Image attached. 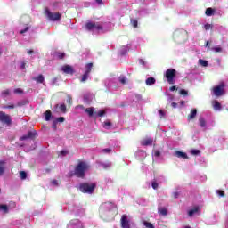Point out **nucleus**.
I'll list each match as a JSON object with an SVG mask.
<instances>
[{
  "label": "nucleus",
  "mask_w": 228,
  "mask_h": 228,
  "mask_svg": "<svg viewBox=\"0 0 228 228\" xmlns=\"http://www.w3.org/2000/svg\"><path fill=\"white\" fill-rule=\"evenodd\" d=\"M110 26L111 23L87 22L86 24V29H88V31H94V33H102V31H108V28Z\"/></svg>",
  "instance_id": "nucleus-1"
},
{
  "label": "nucleus",
  "mask_w": 228,
  "mask_h": 228,
  "mask_svg": "<svg viewBox=\"0 0 228 228\" xmlns=\"http://www.w3.org/2000/svg\"><path fill=\"white\" fill-rule=\"evenodd\" d=\"M88 168H90V166L86 162H79L75 168V175L83 179Z\"/></svg>",
  "instance_id": "nucleus-2"
},
{
  "label": "nucleus",
  "mask_w": 228,
  "mask_h": 228,
  "mask_svg": "<svg viewBox=\"0 0 228 228\" xmlns=\"http://www.w3.org/2000/svg\"><path fill=\"white\" fill-rule=\"evenodd\" d=\"M79 190L82 193L92 194L95 191V183H81L79 185Z\"/></svg>",
  "instance_id": "nucleus-3"
},
{
  "label": "nucleus",
  "mask_w": 228,
  "mask_h": 228,
  "mask_svg": "<svg viewBox=\"0 0 228 228\" xmlns=\"http://www.w3.org/2000/svg\"><path fill=\"white\" fill-rule=\"evenodd\" d=\"M166 79L169 85H174L175 80L174 77H175V69H169L166 71L165 74Z\"/></svg>",
  "instance_id": "nucleus-4"
},
{
  "label": "nucleus",
  "mask_w": 228,
  "mask_h": 228,
  "mask_svg": "<svg viewBox=\"0 0 228 228\" xmlns=\"http://www.w3.org/2000/svg\"><path fill=\"white\" fill-rule=\"evenodd\" d=\"M86 113H87L89 117H94L95 118H97V117H104V115H106V111L104 110L94 112V108L86 109Z\"/></svg>",
  "instance_id": "nucleus-5"
},
{
  "label": "nucleus",
  "mask_w": 228,
  "mask_h": 228,
  "mask_svg": "<svg viewBox=\"0 0 228 228\" xmlns=\"http://www.w3.org/2000/svg\"><path fill=\"white\" fill-rule=\"evenodd\" d=\"M45 13L46 17L53 21L60 20V19H61V14L58 12H51L49 9H45Z\"/></svg>",
  "instance_id": "nucleus-6"
},
{
  "label": "nucleus",
  "mask_w": 228,
  "mask_h": 228,
  "mask_svg": "<svg viewBox=\"0 0 228 228\" xmlns=\"http://www.w3.org/2000/svg\"><path fill=\"white\" fill-rule=\"evenodd\" d=\"M0 122H2V124H5L6 126H11L12 118L4 111H0Z\"/></svg>",
  "instance_id": "nucleus-7"
},
{
  "label": "nucleus",
  "mask_w": 228,
  "mask_h": 228,
  "mask_svg": "<svg viewBox=\"0 0 228 228\" xmlns=\"http://www.w3.org/2000/svg\"><path fill=\"white\" fill-rule=\"evenodd\" d=\"M224 88H225V85L224 83H221L219 86H216V87H214L213 89L214 95H216V97H220L224 95Z\"/></svg>",
  "instance_id": "nucleus-8"
},
{
  "label": "nucleus",
  "mask_w": 228,
  "mask_h": 228,
  "mask_svg": "<svg viewBox=\"0 0 228 228\" xmlns=\"http://www.w3.org/2000/svg\"><path fill=\"white\" fill-rule=\"evenodd\" d=\"M67 228H83V223L79 219H72L68 224Z\"/></svg>",
  "instance_id": "nucleus-9"
},
{
  "label": "nucleus",
  "mask_w": 228,
  "mask_h": 228,
  "mask_svg": "<svg viewBox=\"0 0 228 228\" xmlns=\"http://www.w3.org/2000/svg\"><path fill=\"white\" fill-rule=\"evenodd\" d=\"M121 227L122 228H131L129 225V219H127V216L123 215L121 217Z\"/></svg>",
  "instance_id": "nucleus-10"
},
{
  "label": "nucleus",
  "mask_w": 228,
  "mask_h": 228,
  "mask_svg": "<svg viewBox=\"0 0 228 228\" xmlns=\"http://www.w3.org/2000/svg\"><path fill=\"white\" fill-rule=\"evenodd\" d=\"M35 136H37V131H29L27 135L21 136L20 140H34Z\"/></svg>",
  "instance_id": "nucleus-11"
},
{
  "label": "nucleus",
  "mask_w": 228,
  "mask_h": 228,
  "mask_svg": "<svg viewBox=\"0 0 228 228\" xmlns=\"http://www.w3.org/2000/svg\"><path fill=\"white\" fill-rule=\"evenodd\" d=\"M174 156H175L176 158H181L182 159H190L186 152H183L180 151H175Z\"/></svg>",
  "instance_id": "nucleus-12"
},
{
  "label": "nucleus",
  "mask_w": 228,
  "mask_h": 228,
  "mask_svg": "<svg viewBox=\"0 0 228 228\" xmlns=\"http://www.w3.org/2000/svg\"><path fill=\"white\" fill-rule=\"evenodd\" d=\"M61 70L64 71L65 74H74V69L69 65L63 66Z\"/></svg>",
  "instance_id": "nucleus-13"
},
{
  "label": "nucleus",
  "mask_w": 228,
  "mask_h": 228,
  "mask_svg": "<svg viewBox=\"0 0 228 228\" xmlns=\"http://www.w3.org/2000/svg\"><path fill=\"white\" fill-rule=\"evenodd\" d=\"M200 208L198 206L193 207L188 211L189 216H193V215H197L199 213Z\"/></svg>",
  "instance_id": "nucleus-14"
},
{
  "label": "nucleus",
  "mask_w": 228,
  "mask_h": 228,
  "mask_svg": "<svg viewBox=\"0 0 228 228\" xmlns=\"http://www.w3.org/2000/svg\"><path fill=\"white\" fill-rule=\"evenodd\" d=\"M197 117V109H191V113L188 115V120H193Z\"/></svg>",
  "instance_id": "nucleus-15"
},
{
  "label": "nucleus",
  "mask_w": 228,
  "mask_h": 228,
  "mask_svg": "<svg viewBox=\"0 0 228 228\" xmlns=\"http://www.w3.org/2000/svg\"><path fill=\"white\" fill-rule=\"evenodd\" d=\"M212 106L216 111H220V110H222V105L219 103L218 101H214L212 102Z\"/></svg>",
  "instance_id": "nucleus-16"
},
{
  "label": "nucleus",
  "mask_w": 228,
  "mask_h": 228,
  "mask_svg": "<svg viewBox=\"0 0 228 228\" xmlns=\"http://www.w3.org/2000/svg\"><path fill=\"white\" fill-rule=\"evenodd\" d=\"M199 124H200V127H201L202 129H204V130L208 129V126H207V125H206V119H204L203 117H200V118H199Z\"/></svg>",
  "instance_id": "nucleus-17"
},
{
  "label": "nucleus",
  "mask_w": 228,
  "mask_h": 228,
  "mask_svg": "<svg viewBox=\"0 0 228 228\" xmlns=\"http://www.w3.org/2000/svg\"><path fill=\"white\" fill-rule=\"evenodd\" d=\"M147 86H152V85H156V78L155 77H148L145 81Z\"/></svg>",
  "instance_id": "nucleus-18"
},
{
  "label": "nucleus",
  "mask_w": 228,
  "mask_h": 228,
  "mask_svg": "<svg viewBox=\"0 0 228 228\" xmlns=\"http://www.w3.org/2000/svg\"><path fill=\"white\" fill-rule=\"evenodd\" d=\"M136 156H138L142 159L143 158H147V152H145V151H143V150H139L136 152Z\"/></svg>",
  "instance_id": "nucleus-19"
},
{
  "label": "nucleus",
  "mask_w": 228,
  "mask_h": 228,
  "mask_svg": "<svg viewBox=\"0 0 228 228\" xmlns=\"http://www.w3.org/2000/svg\"><path fill=\"white\" fill-rule=\"evenodd\" d=\"M142 145L147 146V145H152V139L151 138H146L141 142Z\"/></svg>",
  "instance_id": "nucleus-20"
},
{
  "label": "nucleus",
  "mask_w": 228,
  "mask_h": 228,
  "mask_svg": "<svg viewBox=\"0 0 228 228\" xmlns=\"http://www.w3.org/2000/svg\"><path fill=\"white\" fill-rule=\"evenodd\" d=\"M92 67H94L93 63H88L86 65V72L85 74L90 75V72H92Z\"/></svg>",
  "instance_id": "nucleus-21"
},
{
  "label": "nucleus",
  "mask_w": 228,
  "mask_h": 228,
  "mask_svg": "<svg viewBox=\"0 0 228 228\" xmlns=\"http://www.w3.org/2000/svg\"><path fill=\"white\" fill-rule=\"evenodd\" d=\"M159 215H162V216H167V215H168V210H167L165 208H159Z\"/></svg>",
  "instance_id": "nucleus-22"
},
{
  "label": "nucleus",
  "mask_w": 228,
  "mask_h": 228,
  "mask_svg": "<svg viewBox=\"0 0 228 228\" xmlns=\"http://www.w3.org/2000/svg\"><path fill=\"white\" fill-rule=\"evenodd\" d=\"M155 180L157 181V183L159 184H163V183H165L167 181V179L163 175H160V176L155 178Z\"/></svg>",
  "instance_id": "nucleus-23"
},
{
  "label": "nucleus",
  "mask_w": 228,
  "mask_h": 228,
  "mask_svg": "<svg viewBox=\"0 0 228 228\" xmlns=\"http://www.w3.org/2000/svg\"><path fill=\"white\" fill-rule=\"evenodd\" d=\"M205 13H206L207 17H211V15H213V13H215V10H213V8H211V7H208V8H207Z\"/></svg>",
  "instance_id": "nucleus-24"
},
{
  "label": "nucleus",
  "mask_w": 228,
  "mask_h": 228,
  "mask_svg": "<svg viewBox=\"0 0 228 228\" xmlns=\"http://www.w3.org/2000/svg\"><path fill=\"white\" fill-rule=\"evenodd\" d=\"M34 81H37V83H44L45 78L42 75H39L38 77H33Z\"/></svg>",
  "instance_id": "nucleus-25"
},
{
  "label": "nucleus",
  "mask_w": 228,
  "mask_h": 228,
  "mask_svg": "<svg viewBox=\"0 0 228 228\" xmlns=\"http://www.w3.org/2000/svg\"><path fill=\"white\" fill-rule=\"evenodd\" d=\"M118 81H119V83H121V85H126L127 77H126V76H120L118 77Z\"/></svg>",
  "instance_id": "nucleus-26"
},
{
  "label": "nucleus",
  "mask_w": 228,
  "mask_h": 228,
  "mask_svg": "<svg viewBox=\"0 0 228 228\" xmlns=\"http://www.w3.org/2000/svg\"><path fill=\"white\" fill-rule=\"evenodd\" d=\"M199 65H200L201 67H208V65H209V62L206 60L200 59Z\"/></svg>",
  "instance_id": "nucleus-27"
},
{
  "label": "nucleus",
  "mask_w": 228,
  "mask_h": 228,
  "mask_svg": "<svg viewBox=\"0 0 228 228\" xmlns=\"http://www.w3.org/2000/svg\"><path fill=\"white\" fill-rule=\"evenodd\" d=\"M5 168H6V167L4 166V162L0 161V175H3V174H4Z\"/></svg>",
  "instance_id": "nucleus-28"
},
{
  "label": "nucleus",
  "mask_w": 228,
  "mask_h": 228,
  "mask_svg": "<svg viewBox=\"0 0 228 228\" xmlns=\"http://www.w3.org/2000/svg\"><path fill=\"white\" fill-rule=\"evenodd\" d=\"M110 206H111L110 203H103V204L100 207V213H102V211H104V209H106V208H110Z\"/></svg>",
  "instance_id": "nucleus-29"
},
{
  "label": "nucleus",
  "mask_w": 228,
  "mask_h": 228,
  "mask_svg": "<svg viewBox=\"0 0 228 228\" xmlns=\"http://www.w3.org/2000/svg\"><path fill=\"white\" fill-rule=\"evenodd\" d=\"M151 187L153 188V190H158L159 188V183L154 179L151 182Z\"/></svg>",
  "instance_id": "nucleus-30"
},
{
  "label": "nucleus",
  "mask_w": 228,
  "mask_h": 228,
  "mask_svg": "<svg viewBox=\"0 0 228 228\" xmlns=\"http://www.w3.org/2000/svg\"><path fill=\"white\" fill-rule=\"evenodd\" d=\"M45 120H46V122H49V120H51V111L47 110L45 112Z\"/></svg>",
  "instance_id": "nucleus-31"
},
{
  "label": "nucleus",
  "mask_w": 228,
  "mask_h": 228,
  "mask_svg": "<svg viewBox=\"0 0 228 228\" xmlns=\"http://www.w3.org/2000/svg\"><path fill=\"white\" fill-rule=\"evenodd\" d=\"M127 51H129V46L126 45V46H123V47L121 48L120 53H121V54L124 56V54H126V53H127Z\"/></svg>",
  "instance_id": "nucleus-32"
},
{
  "label": "nucleus",
  "mask_w": 228,
  "mask_h": 228,
  "mask_svg": "<svg viewBox=\"0 0 228 228\" xmlns=\"http://www.w3.org/2000/svg\"><path fill=\"white\" fill-rule=\"evenodd\" d=\"M8 206L6 205H0V211H2L3 213H8Z\"/></svg>",
  "instance_id": "nucleus-33"
},
{
  "label": "nucleus",
  "mask_w": 228,
  "mask_h": 228,
  "mask_svg": "<svg viewBox=\"0 0 228 228\" xmlns=\"http://www.w3.org/2000/svg\"><path fill=\"white\" fill-rule=\"evenodd\" d=\"M143 225H144V227H146V228H156V227L154 226V224H152L151 223H149V222H147V221H144V222H143Z\"/></svg>",
  "instance_id": "nucleus-34"
},
{
  "label": "nucleus",
  "mask_w": 228,
  "mask_h": 228,
  "mask_svg": "<svg viewBox=\"0 0 228 228\" xmlns=\"http://www.w3.org/2000/svg\"><path fill=\"white\" fill-rule=\"evenodd\" d=\"M29 28H30V27H29L28 25H25L24 28H21V29L20 30V35H24V33L28 32V29H29Z\"/></svg>",
  "instance_id": "nucleus-35"
},
{
  "label": "nucleus",
  "mask_w": 228,
  "mask_h": 228,
  "mask_svg": "<svg viewBox=\"0 0 228 228\" xmlns=\"http://www.w3.org/2000/svg\"><path fill=\"white\" fill-rule=\"evenodd\" d=\"M59 107V110H61V111H62L63 113H65V111H67V106H65V104H61V105H56V108H58Z\"/></svg>",
  "instance_id": "nucleus-36"
},
{
  "label": "nucleus",
  "mask_w": 228,
  "mask_h": 228,
  "mask_svg": "<svg viewBox=\"0 0 228 228\" xmlns=\"http://www.w3.org/2000/svg\"><path fill=\"white\" fill-rule=\"evenodd\" d=\"M211 51H214V53H222L223 49L220 46H215L211 48Z\"/></svg>",
  "instance_id": "nucleus-37"
},
{
  "label": "nucleus",
  "mask_w": 228,
  "mask_h": 228,
  "mask_svg": "<svg viewBox=\"0 0 228 228\" xmlns=\"http://www.w3.org/2000/svg\"><path fill=\"white\" fill-rule=\"evenodd\" d=\"M90 75H88L87 73H85L83 76H82V78H81V83H85V82H86L87 80H88V77H89Z\"/></svg>",
  "instance_id": "nucleus-38"
},
{
  "label": "nucleus",
  "mask_w": 228,
  "mask_h": 228,
  "mask_svg": "<svg viewBox=\"0 0 228 228\" xmlns=\"http://www.w3.org/2000/svg\"><path fill=\"white\" fill-rule=\"evenodd\" d=\"M20 179L24 180V179H26V177H28V175L26 174L25 171H20Z\"/></svg>",
  "instance_id": "nucleus-39"
},
{
  "label": "nucleus",
  "mask_w": 228,
  "mask_h": 228,
  "mask_svg": "<svg viewBox=\"0 0 228 228\" xmlns=\"http://www.w3.org/2000/svg\"><path fill=\"white\" fill-rule=\"evenodd\" d=\"M57 58H59V60H63L65 58V53L58 52Z\"/></svg>",
  "instance_id": "nucleus-40"
},
{
  "label": "nucleus",
  "mask_w": 228,
  "mask_h": 228,
  "mask_svg": "<svg viewBox=\"0 0 228 228\" xmlns=\"http://www.w3.org/2000/svg\"><path fill=\"white\" fill-rule=\"evenodd\" d=\"M101 166L102 167V168H110L111 167V163L110 162L102 163Z\"/></svg>",
  "instance_id": "nucleus-41"
},
{
  "label": "nucleus",
  "mask_w": 228,
  "mask_h": 228,
  "mask_svg": "<svg viewBox=\"0 0 228 228\" xmlns=\"http://www.w3.org/2000/svg\"><path fill=\"white\" fill-rule=\"evenodd\" d=\"M131 24L134 28H138V20L132 19L131 20Z\"/></svg>",
  "instance_id": "nucleus-42"
},
{
  "label": "nucleus",
  "mask_w": 228,
  "mask_h": 228,
  "mask_svg": "<svg viewBox=\"0 0 228 228\" xmlns=\"http://www.w3.org/2000/svg\"><path fill=\"white\" fill-rule=\"evenodd\" d=\"M153 158H159V156L161 155V153L159 152V151L155 150L152 153Z\"/></svg>",
  "instance_id": "nucleus-43"
},
{
  "label": "nucleus",
  "mask_w": 228,
  "mask_h": 228,
  "mask_svg": "<svg viewBox=\"0 0 228 228\" xmlns=\"http://www.w3.org/2000/svg\"><path fill=\"white\" fill-rule=\"evenodd\" d=\"M191 154L192 156H197V155L200 154V151H199V150H191Z\"/></svg>",
  "instance_id": "nucleus-44"
},
{
  "label": "nucleus",
  "mask_w": 228,
  "mask_h": 228,
  "mask_svg": "<svg viewBox=\"0 0 228 228\" xmlns=\"http://www.w3.org/2000/svg\"><path fill=\"white\" fill-rule=\"evenodd\" d=\"M103 127L105 129H110V127H111V123L110 121L104 122Z\"/></svg>",
  "instance_id": "nucleus-45"
},
{
  "label": "nucleus",
  "mask_w": 228,
  "mask_h": 228,
  "mask_svg": "<svg viewBox=\"0 0 228 228\" xmlns=\"http://www.w3.org/2000/svg\"><path fill=\"white\" fill-rule=\"evenodd\" d=\"M106 86L109 88H111V86H115L112 80H109L108 82H105Z\"/></svg>",
  "instance_id": "nucleus-46"
},
{
  "label": "nucleus",
  "mask_w": 228,
  "mask_h": 228,
  "mask_svg": "<svg viewBox=\"0 0 228 228\" xmlns=\"http://www.w3.org/2000/svg\"><path fill=\"white\" fill-rule=\"evenodd\" d=\"M3 97H8L10 95V90H4L2 92Z\"/></svg>",
  "instance_id": "nucleus-47"
},
{
  "label": "nucleus",
  "mask_w": 228,
  "mask_h": 228,
  "mask_svg": "<svg viewBox=\"0 0 228 228\" xmlns=\"http://www.w3.org/2000/svg\"><path fill=\"white\" fill-rule=\"evenodd\" d=\"M140 65H142V67H147V61H145L143 59L139 60Z\"/></svg>",
  "instance_id": "nucleus-48"
},
{
  "label": "nucleus",
  "mask_w": 228,
  "mask_h": 228,
  "mask_svg": "<svg viewBox=\"0 0 228 228\" xmlns=\"http://www.w3.org/2000/svg\"><path fill=\"white\" fill-rule=\"evenodd\" d=\"M102 152H103L104 154H110V152H111V149L110 148H106L102 150Z\"/></svg>",
  "instance_id": "nucleus-49"
},
{
  "label": "nucleus",
  "mask_w": 228,
  "mask_h": 228,
  "mask_svg": "<svg viewBox=\"0 0 228 228\" xmlns=\"http://www.w3.org/2000/svg\"><path fill=\"white\" fill-rule=\"evenodd\" d=\"M211 28H213V26L211 24H206L204 26V28L206 29V31H208V29H211Z\"/></svg>",
  "instance_id": "nucleus-50"
},
{
  "label": "nucleus",
  "mask_w": 228,
  "mask_h": 228,
  "mask_svg": "<svg viewBox=\"0 0 228 228\" xmlns=\"http://www.w3.org/2000/svg\"><path fill=\"white\" fill-rule=\"evenodd\" d=\"M180 94H181V95H188V91H186V90H184V89H182V90L180 91Z\"/></svg>",
  "instance_id": "nucleus-51"
},
{
  "label": "nucleus",
  "mask_w": 228,
  "mask_h": 228,
  "mask_svg": "<svg viewBox=\"0 0 228 228\" xmlns=\"http://www.w3.org/2000/svg\"><path fill=\"white\" fill-rule=\"evenodd\" d=\"M4 108H5V110H13V108H15V105H7V106H4Z\"/></svg>",
  "instance_id": "nucleus-52"
},
{
  "label": "nucleus",
  "mask_w": 228,
  "mask_h": 228,
  "mask_svg": "<svg viewBox=\"0 0 228 228\" xmlns=\"http://www.w3.org/2000/svg\"><path fill=\"white\" fill-rule=\"evenodd\" d=\"M217 195H219V197H224V195H225V192H224L223 191H217Z\"/></svg>",
  "instance_id": "nucleus-53"
},
{
  "label": "nucleus",
  "mask_w": 228,
  "mask_h": 228,
  "mask_svg": "<svg viewBox=\"0 0 228 228\" xmlns=\"http://www.w3.org/2000/svg\"><path fill=\"white\" fill-rule=\"evenodd\" d=\"M159 117H160L161 118H163V117H165V111L159 110Z\"/></svg>",
  "instance_id": "nucleus-54"
},
{
  "label": "nucleus",
  "mask_w": 228,
  "mask_h": 228,
  "mask_svg": "<svg viewBox=\"0 0 228 228\" xmlns=\"http://www.w3.org/2000/svg\"><path fill=\"white\" fill-rule=\"evenodd\" d=\"M14 94H22V89H20V88L15 89Z\"/></svg>",
  "instance_id": "nucleus-55"
},
{
  "label": "nucleus",
  "mask_w": 228,
  "mask_h": 228,
  "mask_svg": "<svg viewBox=\"0 0 228 228\" xmlns=\"http://www.w3.org/2000/svg\"><path fill=\"white\" fill-rule=\"evenodd\" d=\"M57 122H65V118H63V117L58 118Z\"/></svg>",
  "instance_id": "nucleus-56"
},
{
  "label": "nucleus",
  "mask_w": 228,
  "mask_h": 228,
  "mask_svg": "<svg viewBox=\"0 0 228 228\" xmlns=\"http://www.w3.org/2000/svg\"><path fill=\"white\" fill-rule=\"evenodd\" d=\"M51 183L53 186H58V180H53Z\"/></svg>",
  "instance_id": "nucleus-57"
},
{
  "label": "nucleus",
  "mask_w": 228,
  "mask_h": 228,
  "mask_svg": "<svg viewBox=\"0 0 228 228\" xmlns=\"http://www.w3.org/2000/svg\"><path fill=\"white\" fill-rule=\"evenodd\" d=\"M67 102H69V104H70V102H72V97L70 95H68Z\"/></svg>",
  "instance_id": "nucleus-58"
},
{
  "label": "nucleus",
  "mask_w": 228,
  "mask_h": 228,
  "mask_svg": "<svg viewBox=\"0 0 228 228\" xmlns=\"http://www.w3.org/2000/svg\"><path fill=\"white\" fill-rule=\"evenodd\" d=\"M28 54H36V52L34 50H28Z\"/></svg>",
  "instance_id": "nucleus-59"
},
{
  "label": "nucleus",
  "mask_w": 228,
  "mask_h": 228,
  "mask_svg": "<svg viewBox=\"0 0 228 228\" xmlns=\"http://www.w3.org/2000/svg\"><path fill=\"white\" fill-rule=\"evenodd\" d=\"M20 69H22L24 70V69H26V62H21L20 64Z\"/></svg>",
  "instance_id": "nucleus-60"
},
{
  "label": "nucleus",
  "mask_w": 228,
  "mask_h": 228,
  "mask_svg": "<svg viewBox=\"0 0 228 228\" xmlns=\"http://www.w3.org/2000/svg\"><path fill=\"white\" fill-rule=\"evenodd\" d=\"M173 196L175 199H177L179 197V192H174Z\"/></svg>",
  "instance_id": "nucleus-61"
},
{
  "label": "nucleus",
  "mask_w": 228,
  "mask_h": 228,
  "mask_svg": "<svg viewBox=\"0 0 228 228\" xmlns=\"http://www.w3.org/2000/svg\"><path fill=\"white\" fill-rule=\"evenodd\" d=\"M175 90H176L175 86H173L170 87V91H171V92H175Z\"/></svg>",
  "instance_id": "nucleus-62"
},
{
  "label": "nucleus",
  "mask_w": 228,
  "mask_h": 228,
  "mask_svg": "<svg viewBox=\"0 0 228 228\" xmlns=\"http://www.w3.org/2000/svg\"><path fill=\"white\" fill-rule=\"evenodd\" d=\"M171 106H172V108H177V103L172 102V103H171Z\"/></svg>",
  "instance_id": "nucleus-63"
},
{
  "label": "nucleus",
  "mask_w": 228,
  "mask_h": 228,
  "mask_svg": "<svg viewBox=\"0 0 228 228\" xmlns=\"http://www.w3.org/2000/svg\"><path fill=\"white\" fill-rule=\"evenodd\" d=\"M168 101H169V102H172V101H174V96L169 95V97H168Z\"/></svg>",
  "instance_id": "nucleus-64"
}]
</instances>
